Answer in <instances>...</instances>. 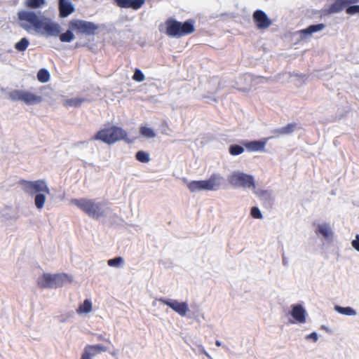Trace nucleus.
<instances>
[{"mask_svg":"<svg viewBox=\"0 0 359 359\" xmlns=\"http://www.w3.org/2000/svg\"><path fill=\"white\" fill-rule=\"evenodd\" d=\"M19 184L22 186L23 191L29 195H35L34 205L37 209L41 210L46 203V196L50 194V189L44 180L28 181L21 180Z\"/></svg>","mask_w":359,"mask_h":359,"instance_id":"nucleus-1","label":"nucleus"},{"mask_svg":"<svg viewBox=\"0 0 359 359\" xmlns=\"http://www.w3.org/2000/svg\"><path fill=\"white\" fill-rule=\"evenodd\" d=\"M92 140H100L107 144H112L120 140L129 142L127 132L122 128L115 126L98 130Z\"/></svg>","mask_w":359,"mask_h":359,"instance_id":"nucleus-2","label":"nucleus"},{"mask_svg":"<svg viewBox=\"0 0 359 359\" xmlns=\"http://www.w3.org/2000/svg\"><path fill=\"white\" fill-rule=\"evenodd\" d=\"M166 31L168 36L171 37L180 38L194 32L195 27L193 20H188L184 22L169 18L165 21Z\"/></svg>","mask_w":359,"mask_h":359,"instance_id":"nucleus-3","label":"nucleus"},{"mask_svg":"<svg viewBox=\"0 0 359 359\" xmlns=\"http://www.w3.org/2000/svg\"><path fill=\"white\" fill-rule=\"evenodd\" d=\"M71 203L85 212L90 217L98 219L104 215V211L100 203H95L92 199L85 198H73Z\"/></svg>","mask_w":359,"mask_h":359,"instance_id":"nucleus-4","label":"nucleus"},{"mask_svg":"<svg viewBox=\"0 0 359 359\" xmlns=\"http://www.w3.org/2000/svg\"><path fill=\"white\" fill-rule=\"evenodd\" d=\"M71 283L72 278L65 273H43L37 280L40 288H57L64 285L65 283Z\"/></svg>","mask_w":359,"mask_h":359,"instance_id":"nucleus-5","label":"nucleus"},{"mask_svg":"<svg viewBox=\"0 0 359 359\" xmlns=\"http://www.w3.org/2000/svg\"><path fill=\"white\" fill-rule=\"evenodd\" d=\"M19 23L26 31L40 30L43 18H41L33 11H20L18 13Z\"/></svg>","mask_w":359,"mask_h":359,"instance_id":"nucleus-6","label":"nucleus"},{"mask_svg":"<svg viewBox=\"0 0 359 359\" xmlns=\"http://www.w3.org/2000/svg\"><path fill=\"white\" fill-rule=\"evenodd\" d=\"M221 177L216 174H212L207 180L191 181L187 187L190 191L195 192L202 190H217L221 184Z\"/></svg>","mask_w":359,"mask_h":359,"instance_id":"nucleus-7","label":"nucleus"},{"mask_svg":"<svg viewBox=\"0 0 359 359\" xmlns=\"http://www.w3.org/2000/svg\"><path fill=\"white\" fill-rule=\"evenodd\" d=\"M8 97L12 101H21L27 105H34L43 101L41 96L22 90H13L8 93Z\"/></svg>","mask_w":359,"mask_h":359,"instance_id":"nucleus-8","label":"nucleus"},{"mask_svg":"<svg viewBox=\"0 0 359 359\" xmlns=\"http://www.w3.org/2000/svg\"><path fill=\"white\" fill-rule=\"evenodd\" d=\"M359 2V0H335L330 6L331 13H339L346 8L348 15L359 13V5H352Z\"/></svg>","mask_w":359,"mask_h":359,"instance_id":"nucleus-9","label":"nucleus"},{"mask_svg":"<svg viewBox=\"0 0 359 359\" xmlns=\"http://www.w3.org/2000/svg\"><path fill=\"white\" fill-rule=\"evenodd\" d=\"M229 183L234 187H242L243 188H255L254 177L243 172H233L228 177Z\"/></svg>","mask_w":359,"mask_h":359,"instance_id":"nucleus-10","label":"nucleus"},{"mask_svg":"<svg viewBox=\"0 0 359 359\" xmlns=\"http://www.w3.org/2000/svg\"><path fill=\"white\" fill-rule=\"evenodd\" d=\"M69 27L72 30L77 33L84 34L86 35H93L98 29V26L92 22L74 20L69 23Z\"/></svg>","mask_w":359,"mask_h":359,"instance_id":"nucleus-11","label":"nucleus"},{"mask_svg":"<svg viewBox=\"0 0 359 359\" xmlns=\"http://www.w3.org/2000/svg\"><path fill=\"white\" fill-rule=\"evenodd\" d=\"M159 302L171 308L181 316H185L189 311L187 302H180L177 300L161 298Z\"/></svg>","mask_w":359,"mask_h":359,"instance_id":"nucleus-12","label":"nucleus"},{"mask_svg":"<svg viewBox=\"0 0 359 359\" xmlns=\"http://www.w3.org/2000/svg\"><path fill=\"white\" fill-rule=\"evenodd\" d=\"M253 20L258 29H264L271 25V20L266 14L261 10H257L253 13Z\"/></svg>","mask_w":359,"mask_h":359,"instance_id":"nucleus-13","label":"nucleus"},{"mask_svg":"<svg viewBox=\"0 0 359 359\" xmlns=\"http://www.w3.org/2000/svg\"><path fill=\"white\" fill-rule=\"evenodd\" d=\"M107 348L102 345H87L84 348L83 353L81 355V359H91L92 357L96 355L104 352Z\"/></svg>","mask_w":359,"mask_h":359,"instance_id":"nucleus-14","label":"nucleus"},{"mask_svg":"<svg viewBox=\"0 0 359 359\" xmlns=\"http://www.w3.org/2000/svg\"><path fill=\"white\" fill-rule=\"evenodd\" d=\"M44 30L48 36H57L60 33V27L57 23L46 21L43 19L40 30Z\"/></svg>","mask_w":359,"mask_h":359,"instance_id":"nucleus-15","label":"nucleus"},{"mask_svg":"<svg viewBox=\"0 0 359 359\" xmlns=\"http://www.w3.org/2000/svg\"><path fill=\"white\" fill-rule=\"evenodd\" d=\"M116 5L120 8L140 9L144 4V0H114Z\"/></svg>","mask_w":359,"mask_h":359,"instance_id":"nucleus-16","label":"nucleus"},{"mask_svg":"<svg viewBox=\"0 0 359 359\" xmlns=\"http://www.w3.org/2000/svg\"><path fill=\"white\" fill-rule=\"evenodd\" d=\"M243 145L249 151H264L266 140H255L251 142H243Z\"/></svg>","mask_w":359,"mask_h":359,"instance_id":"nucleus-17","label":"nucleus"},{"mask_svg":"<svg viewBox=\"0 0 359 359\" xmlns=\"http://www.w3.org/2000/svg\"><path fill=\"white\" fill-rule=\"evenodd\" d=\"M292 316L299 323L306 322V311L300 304L292 305Z\"/></svg>","mask_w":359,"mask_h":359,"instance_id":"nucleus-18","label":"nucleus"},{"mask_svg":"<svg viewBox=\"0 0 359 359\" xmlns=\"http://www.w3.org/2000/svg\"><path fill=\"white\" fill-rule=\"evenodd\" d=\"M59 11L61 18H66L74 11V8L68 1L59 0Z\"/></svg>","mask_w":359,"mask_h":359,"instance_id":"nucleus-19","label":"nucleus"},{"mask_svg":"<svg viewBox=\"0 0 359 359\" xmlns=\"http://www.w3.org/2000/svg\"><path fill=\"white\" fill-rule=\"evenodd\" d=\"M325 27L324 24H317L309 26L307 28L299 30L301 35H311L314 32L321 31Z\"/></svg>","mask_w":359,"mask_h":359,"instance_id":"nucleus-20","label":"nucleus"},{"mask_svg":"<svg viewBox=\"0 0 359 359\" xmlns=\"http://www.w3.org/2000/svg\"><path fill=\"white\" fill-rule=\"evenodd\" d=\"M92 311V303L90 299H85L83 303L81 304L76 309L79 314L88 313Z\"/></svg>","mask_w":359,"mask_h":359,"instance_id":"nucleus-21","label":"nucleus"},{"mask_svg":"<svg viewBox=\"0 0 359 359\" xmlns=\"http://www.w3.org/2000/svg\"><path fill=\"white\" fill-rule=\"evenodd\" d=\"M316 233L321 234L325 238H329L332 234L330 227L326 224H319Z\"/></svg>","mask_w":359,"mask_h":359,"instance_id":"nucleus-22","label":"nucleus"},{"mask_svg":"<svg viewBox=\"0 0 359 359\" xmlns=\"http://www.w3.org/2000/svg\"><path fill=\"white\" fill-rule=\"evenodd\" d=\"M84 101H85V99H83V98L68 99L64 102V106L66 107H80Z\"/></svg>","mask_w":359,"mask_h":359,"instance_id":"nucleus-23","label":"nucleus"},{"mask_svg":"<svg viewBox=\"0 0 359 359\" xmlns=\"http://www.w3.org/2000/svg\"><path fill=\"white\" fill-rule=\"evenodd\" d=\"M297 128V124L294 123H288L285 127H283L277 130L279 135L290 134L294 131Z\"/></svg>","mask_w":359,"mask_h":359,"instance_id":"nucleus-24","label":"nucleus"},{"mask_svg":"<svg viewBox=\"0 0 359 359\" xmlns=\"http://www.w3.org/2000/svg\"><path fill=\"white\" fill-rule=\"evenodd\" d=\"M140 133L142 136L147 138H154L156 137V133L154 130L146 126H141L140 128Z\"/></svg>","mask_w":359,"mask_h":359,"instance_id":"nucleus-25","label":"nucleus"},{"mask_svg":"<svg viewBox=\"0 0 359 359\" xmlns=\"http://www.w3.org/2000/svg\"><path fill=\"white\" fill-rule=\"evenodd\" d=\"M46 4L45 0H26L25 6L30 8H38Z\"/></svg>","mask_w":359,"mask_h":359,"instance_id":"nucleus-26","label":"nucleus"},{"mask_svg":"<svg viewBox=\"0 0 359 359\" xmlns=\"http://www.w3.org/2000/svg\"><path fill=\"white\" fill-rule=\"evenodd\" d=\"M335 310L337 311L339 313L346 316H354L355 315V311L351 307H341L339 306H335Z\"/></svg>","mask_w":359,"mask_h":359,"instance_id":"nucleus-27","label":"nucleus"},{"mask_svg":"<svg viewBox=\"0 0 359 359\" xmlns=\"http://www.w3.org/2000/svg\"><path fill=\"white\" fill-rule=\"evenodd\" d=\"M29 44V42L27 38H22L20 41L15 43V48L18 51H25Z\"/></svg>","mask_w":359,"mask_h":359,"instance_id":"nucleus-28","label":"nucleus"},{"mask_svg":"<svg viewBox=\"0 0 359 359\" xmlns=\"http://www.w3.org/2000/svg\"><path fill=\"white\" fill-rule=\"evenodd\" d=\"M60 40L64 43H69L74 39V35L71 30H67L66 32L59 34Z\"/></svg>","mask_w":359,"mask_h":359,"instance_id":"nucleus-29","label":"nucleus"},{"mask_svg":"<svg viewBox=\"0 0 359 359\" xmlns=\"http://www.w3.org/2000/svg\"><path fill=\"white\" fill-rule=\"evenodd\" d=\"M37 79L41 83L47 82L50 79L49 72L45 69H40L37 73Z\"/></svg>","mask_w":359,"mask_h":359,"instance_id":"nucleus-30","label":"nucleus"},{"mask_svg":"<svg viewBox=\"0 0 359 359\" xmlns=\"http://www.w3.org/2000/svg\"><path fill=\"white\" fill-rule=\"evenodd\" d=\"M136 159L141 163H148L150 161L149 155L144 151H139L135 154Z\"/></svg>","mask_w":359,"mask_h":359,"instance_id":"nucleus-31","label":"nucleus"},{"mask_svg":"<svg viewBox=\"0 0 359 359\" xmlns=\"http://www.w3.org/2000/svg\"><path fill=\"white\" fill-rule=\"evenodd\" d=\"M229 153L232 156H238L243 153L244 148L238 144H232L229 149Z\"/></svg>","mask_w":359,"mask_h":359,"instance_id":"nucleus-32","label":"nucleus"},{"mask_svg":"<svg viewBox=\"0 0 359 359\" xmlns=\"http://www.w3.org/2000/svg\"><path fill=\"white\" fill-rule=\"evenodd\" d=\"M123 263V259L121 257H117L110 259L107 261V264L111 267H116Z\"/></svg>","mask_w":359,"mask_h":359,"instance_id":"nucleus-33","label":"nucleus"},{"mask_svg":"<svg viewBox=\"0 0 359 359\" xmlns=\"http://www.w3.org/2000/svg\"><path fill=\"white\" fill-rule=\"evenodd\" d=\"M145 77L144 74L139 69H136L135 70L134 74L133 76V79L137 81L142 82L144 80Z\"/></svg>","mask_w":359,"mask_h":359,"instance_id":"nucleus-34","label":"nucleus"},{"mask_svg":"<svg viewBox=\"0 0 359 359\" xmlns=\"http://www.w3.org/2000/svg\"><path fill=\"white\" fill-rule=\"evenodd\" d=\"M250 214L253 218L255 219H262V215L257 207H253L251 209Z\"/></svg>","mask_w":359,"mask_h":359,"instance_id":"nucleus-35","label":"nucleus"},{"mask_svg":"<svg viewBox=\"0 0 359 359\" xmlns=\"http://www.w3.org/2000/svg\"><path fill=\"white\" fill-rule=\"evenodd\" d=\"M352 246L359 252V235H357L356 239L352 241Z\"/></svg>","mask_w":359,"mask_h":359,"instance_id":"nucleus-36","label":"nucleus"},{"mask_svg":"<svg viewBox=\"0 0 359 359\" xmlns=\"http://www.w3.org/2000/svg\"><path fill=\"white\" fill-rule=\"evenodd\" d=\"M306 339H311L313 341H316L318 340V334L316 332H313L307 335Z\"/></svg>","mask_w":359,"mask_h":359,"instance_id":"nucleus-37","label":"nucleus"},{"mask_svg":"<svg viewBox=\"0 0 359 359\" xmlns=\"http://www.w3.org/2000/svg\"><path fill=\"white\" fill-rule=\"evenodd\" d=\"M98 339H99V340H104V341H106L110 342L109 339H104V338L102 337V335H99V336H98Z\"/></svg>","mask_w":359,"mask_h":359,"instance_id":"nucleus-38","label":"nucleus"},{"mask_svg":"<svg viewBox=\"0 0 359 359\" xmlns=\"http://www.w3.org/2000/svg\"><path fill=\"white\" fill-rule=\"evenodd\" d=\"M167 129H169L168 125L166 122H164L163 124Z\"/></svg>","mask_w":359,"mask_h":359,"instance_id":"nucleus-39","label":"nucleus"},{"mask_svg":"<svg viewBox=\"0 0 359 359\" xmlns=\"http://www.w3.org/2000/svg\"><path fill=\"white\" fill-rule=\"evenodd\" d=\"M215 344H216V345H217V346H221V342H220L219 341H216V343H215Z\"/></svg>","mask_w":359,"mask_h":359,"instance_id":"nucleus-40","label":"nucleus"}]
</instances>
